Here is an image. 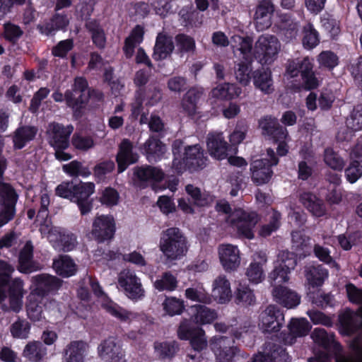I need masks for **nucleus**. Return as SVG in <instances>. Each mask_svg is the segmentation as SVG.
Returning <instances> with one entry per match:
<instances>
[{"label":"nucleus","mask_w":362,"mask_h":362,"mask_svg":"<svg viewBox=\"0 0 362 362\" xmlns=\"http://www.w3.org/2000/svg\"><path fill=\"white\" fill-rule=\"evenodd\" d=\"M273 12L274 6L270 1H264L259 4L255 14V25L259 30H265L271 26Z\"/></svg>","instance_id":"bb28decb"},{"label":"nucleus","mask_w":362,"mask_h":362,"mask_svg":"<svg viewBox=\"0 0 362 362\" xmlns=\"http://www.w3.org/2000/svg\"><path fill=\"white\" fill-rule=\"evenodd\" d=\"M234 344V340L227 337L214 336L210 339L209 346L216 362H232L233 358L240 352Z\"/></svg>","instance_id":"9b49d317"},{"label":"nucleus","mask_w":362,"mask_h":362,"mask_svg":"<svg viewBox=\"0 0 362 362\" xmlns=\"http://www.w3.org/2000/svg\"><path fill=\"white\" fill-rule=\"evenodd\" d=\"M192 312L193 321L200 325L210 324L217 318L216 313L205 305L192 306Z\"/></svg>","instance_id":"4c0bfd02"},{"label":"nucleus","mask_w":362,"mask_h":362,"mask_svg":"<svg viewBox=\"0 0 362 362\" xmlns=\"http://www.w3.org/2000/svg\"><path fill=\"white\" fill-rule=\"evenodd\" d=\"M43 298L31 293L28 296L27 313L28 317L33 321H39L45 317L44 314Z\"/></svg>","instance_id":"e433bc0d"},{"label":"nucleus","mask_w":362,"mask_h":362,"mask_svg":"<svg viewBox=\"0 0 362 362\" xmlns=\"http://www.w3.org/2000/svg\"><path fill=\"white\" fill-rule=\"evenodd\" d=\"M115 229L112 216L101 215L95 218L91 234L96 240L101 243L111 239L114 235Z\"/></svg>","instance_id":"2eb2a0df"},{"label":"nucleus","mask_w":362,"mask_h":362,"mask_svg":"<svg viewBox=\"0 0 362 362\" xmlns=\"http://www.w3.org/2000/svg\"><path fill=\"white\" fill-rule=\"evenodd\" d=\"M154 287L158 291H173L177 286L176 278L170 272L164 273L161 277L157 279L154 284Z\"/></svg>","instance_id":"3c124183"},{"label":"nucleus","mask_w":362,"mask_h":362,"mask_svg":"<svg viewBox=\"0 0 362 362\" xmlns=\"http://www.w3.org/2000/svg\"><path fill=\"white\" fill-rule=\"evenodd\" d=\"M235 296L237 303L244 306L252 305L256 302L253 291L247 285L239 284L235 291Z\"/></svg>","instance_id":"a18cd8bd"},{"label":"nucleus","mask_w":362,"mask_h":362,"mask_svg":"<svg viewBox=\"0 0 362 362\" xmlns=\"http://www.w3.org/2000/svg\"><path fill=\"white\" fill-rule=\"evenodd\" d=\"M31 293L44 298L49 293H57L62 287L63 281L56 276L49 274H40L31 277Z\"/></svg>","instance_id":"6e6552de"},{"label":"nucleus","mask_w":362,"mask_h":362,"mask_svg":"<svg viewBox=\"0 0 362 362\" xmlns=\"http://www.w3.org/2000/svg\"><path fill=\"white\" fill-rule=\"evenodd\" d=\"M46 354L47 348L40 341L28 343L23 350V356L31 361H40Z\"/></svg>","instance_id":"c03bdc74"},{"label":"nucleus","mask_w":362,"mask_h":362,"mask_svg":"<svg viewBox=\"0 0 362 362\" xmlns=\"http://www.w3.org/2000/svg\"><path fill=\"white\" fill-rule=\"evenodd\" d=\"M291 270L284 267L274 265L273 271L269 275L270 283L275 287L281 286V284L286 283L289 280L288 274Z\"/></svg>","instance_id":"09e8293b"},{"label":"nucleus","mask_w":362,"mask_h":362,"mask_svg":"<svg viewBox=\"0 0 362 362\" xmlns=\"http://www.w3.org/2000/svg\"><path fill=\"white\" fill-rule=\"evenodd\" d=\"M288 329L291 337L286 338L285 342L288 344H292L296 337H301L307 335L311 329V326L305 318H293L288 325Z\"/></svg>","instance_id":"72a5a7b5"},{"label":"nucleus","mask_w":362,"mask_h":362,"mask_svg":"<svg viewBox=\"0 0 362 362\" xmlns=\"http://www.w3.org/2000/svg\"><path fill=\"white\" fill-rule=\"evenodd\" d=\"M163 310L170 316L180 315L184 309L183 301L175 297L167 298L163 303Z\"/></svg>","instance_id":"6e6d98bb"},{"label":"nucleus","mask_w":362,"mask_h":362,"mask_svg":"<svg viewBox=\"0 0 362 362\" xmlns=\"http://www.w3.org/2000/svg\"><path fill=\"white\" fill-rule=\"evenodd\" d=\"M251 71L252 68L249 64V62L239 63L238 64V68L235 69V76L238 83L244 86L249 85L251 80Z\"/></svg>","instance_id":"bf43d9fd"},{"label":"nucleus","mask_w":362,"mask_h":362,"mask_svg":"<svg viewBox=\"0 0 362 362\" xmlns=\"http://www.w3.org/2000/svg\"><path fill=\"white\" fill-rule=\"evenodd\" d=\"M118 284L130 299L139 300L144 296L145 291L141 280L132 270H122L118 276Z\"/></svg>","instance_id":"f8f14e48"},{"label":"nucleus","mask_w":362,"mask_h":362,"mask_svg":"<svg viewBox=\"0 0 362 362\" xmlns=\"http://www.w3.org/2000/svg\"><path fill=\"white\" fill-rule=\"evenodd\" d=\"M86 26L91 34L93 43L98 48H104L106 43L105 32L100 25L95 20H89Z\"/></svg>","instance_id":"37998d69"},{"label":"nucleus","mask_w":362,"mask_h":362,"mask_svg":"<svg viewBox=\"0 0 362 362\" xmlns=\"http://www.w3.org/2000/svg\"><path fill=\"white\" fill-rule=\"evenodd\" d=\"M206 144L211 156L218 160L226 158L228 144L225 141L222 133H210L207 136Z\"/></svg>","instance_id":"412c9836"},{"label":"nucleus","mask_w":362,"mask_h":362,"mask_svg":"<svg viewBox=\"0 0 362 362\" xmlns=\"http://www.w3.org/2000/svg\"><path fill=\"white\" fill-rule=\"evenodd\" d=\"M257 259L250 264L246 270V276L248 280L253 284H259L264 279L263 265L267 262V257L264 253L257 255Z\"/></svg>","instance_id":"c756f323"},{"label":"nucleus","mask_w":362,"mask_h":362,"mask_svg":"<svg viewBox=\"0 0 362 362\" xmlns=\"http://www.w3.org/2000/svg\"><path fill=\"white\" fill-rule=\"evenodd\" d=\"M64 98L68 106L78 109L87 103L89 98V93H81L78 90L73 89L72 90H67L65 93Z\"/></svg>","instance_id":"49530a36"},{"label":"nucleus","mask_w":362,"mask_h":362,"mask_svg":"<svg viewBox=\"0 0 362 362\" xmlns=\"http://www.w3.org/2000/svg\"><path fill=\"white\" fill-rule=\"evenodd\" d=\"M304 274L308 284L313 288L321 286L328 276L327 269L321 265H306L304 269Z\"/></svg>","instance_id":"2f4dec72"},{"label":"nucleus","mask_w":362,"mask_h":362,"mask_svg":"<svg viewBox=\"0 0 362 362\" xmlns=\"http://www.w3.org/2000/svg\"><path fill=\"white\" fill-rule=\"evenodd\" d=\"M281 43L272 35H260L255 44L254 56L262 64H271L277 58Z\"/></svg>","instance_id":"423d86ee"},{"label":"nucleus","mask_w":362,"mask_h":362,"mask_svg":"<svg viewBox=\"0 0 362 362\" xmlns=\"http://www.w3.org/2000/svg\"><path fill=\"white\" fill-rule=\"evenodd\" d=\"M148 160H156L166 151V146L159 139L151 136L144 144Z\"/></svg>","instance_id":"ea45409f"},{"label":"nucleus","mask_w":362,"mask_h":362,"mask_svg":"<svg viewBox=\"0 0 362 362\" xmlns=\"http://www.w3.org/2000/svg\"><path fill=\"white\" fill-rule=\"evenodd\" d=\"M134 174L139 180L146 182H160L164 177L160 169L153 166L136 168Z\"/></svg>","instance_id":"a19ab883"},{"label":"nucleus","mask_w":362,"mask_h":362,"mask_svg":"<svg viewBox=\"0 0 362 362\" xmlns=\"http://www.w3.org/2000/svg\"><path fill=\"white\" fill-rule=\"evenodd\" d=\"M272 295L276 301L287 308H293L300 302V296L295 291L286 287H275L272 291Z\"/></svg>","instance_id":"c85d7f7f"},{"label":"nucleus","mask_w":362,"mask_h":362,"mask_svg":"<svg viewBox=\"0 0 362 362\" xmlns=\"http://www.w3.org/2000/svg\"><path fill=\"white\" fill-rule=\"evenodd\" d=\"M42 235H45L53 247L57 250L71 251L76 245V238L62 228L54 227L51 221H47L40 228Z\"/></svg>","instance_id":"39448f33"},{"label":"nucleus","mask_w":362,"mask_h":362,"mask_svg":"<svg viewBox=\"0 0 362 362\" xmlns=\"http://www.w3.org/2000/svg\"><path fill=\"white\" fill-rule=\"evenodd\" d=\"M218 256L226 271H233L240 264V251L237 246L231 244H222L218 247Z\"/></svg>","instance_id":"f3484780"},{"label":"nucleus","mask_w":362,"mask_h":362,"mask_svg":"<svg viewBox=\"0 0 362 362\" xmlns=\"http://www.w3.org/2000/svg\"><path fill=\"white\" fill-rule=\"evenodd\" d=\"M233 54L237 57H240L247 62L252 59V40L247 37L234 35L230 40Z\"/></svg>","instance_id":"5701e85b"},{"label":"nucleus","mask_w":362,"mask_h":362,"mask_svg":"<svg viewBox=\"0 0 362 362\" xmlns=\"http://www.w3.org/2000/svg\"><path fill=\"white\" fill-rule=\"evenodd\" d=\"M88 349V345L83 341H72L66 349V362H84V356Z\"/></svg>","instance_id":"58836bf2"},{"label":"nucleus","mask_w":362,"mask_h":362,"mask_svg":"<svg viewBox=\"0 0 362 362\" xmlns=\"http://www.w3.org/2000/svg\"><path fill=\"white\" fill-rule=\"evenodd\" d=\"M100 357L107 362H119L123 359V352L116 339L111 337L103 341L98 347Z\"/></svg>","instance_id":"aec40b11"},{"label":"nucleus","mask_w":362,"mask_h":362,"mask_svg":"<svg viewBox=\"0 0 362 362\" xmlns=\"http://www.w3.org/2000/svg\"><path fill=\"white\" fill-rule=\"evenodd\" d=\"M73 199L78 206L82 215L89 213L93 207V204L88 199L89 197L95 192L93 182H80L74 185Z\"/></svg>","instance_id":"4468645a"},{"label":"nucleus","mask_w":362,"mask_h":362,"mask_svg":"<svg viewBox=\"0 0 362 362\" xmlns=\"http://www.w3.org/2000/svg\"><path fill=\"white\" fill-rule=\"evenodd\" d=\"M155 349L161 357L173 356L178 350L176 342H162L155 344Z\"/></svg>","instance_id":"69168bd1"},{"label":"nucleus","mask_w":362,"mask_h":362,"mask_svg":"<svg viewBox=\"0 0 362 362\" xmlns=\"http://www.w3.org/2000/svg\"><path fill=\"white\" fill-rule=\"evenodd\" d=\"M18 194L8 183L0 182V205H16Z\"/></svg>","instance_id":"de8ad7c7"},{"label":"nucleus","mask_w":362,"mask_h":362,"mask_svg":"<svg viewBox=\"0 0 362 362\" xmlns=\"http://www.w3.org/2000/svg\"><path fill=\"white\" fill-rule=\"evenodd\" d=\"M159 247L170 261L180 259L188 250L187 239L177 228H170L163 232Z\"/></svg>","instance_id":"f03ea898"},{"label":"nucleus","mask_w":362,"mask_h":362,"mask_svg":"<svg viewBox=\"0 0 362 362\" xmlns=\"http://www.w3.org/2000/svg\"><path fill=\"white\" fill-rule=\"evenodd\" d=\"M300 201L315 216L321 217L326 214L324 202L312 192H305L300 194Z\"/></svg>","instance_id":"cd10ccee"},{"label":"nucleus","mask_w":362,"mask_h":362,"mask_svg":"<svg viewBox=\"0 0 362 362\" xmlns=\"http://www.w3.org/2000/svg\"><path fill=\"white\" fill-rule=\"evenodd\" d=\"M103 306L109 313L121 320L126 321L135 317L134 313L125 310L112 303H105Z\"/></svg>","instance_id":"680f3d73"},{"label":"nucleus","mask_w":362,"mask_h":362,"mask_svg":"<svg viewBox=\"0 0 362 362\" xmlns=\"http://www.w3.org/2000/svg\"><path fill=\"white\" fill-rule=\"evenodd\" d=\"M347 128L353 131L362 130V105L356 106L346 119Z\"/></svg>","instance_id":"13d9d810"},{"label":"nucleus","mask_w":362,"mask_h":362,"mask_svg":"<svg viewBox=\"0 0 362 362\" xmlns=\"http://www.w3.org/2000/svg\"><path fill=\"white\" fill-rule=\"evenodd\" d=\"M341 332L345 335H351L358 330L362 332V306L356 311L346 309L339 315ZM358 354V360L356 362H362V341L356 338L353 344Z\"/></svg>","instance_id":"20e7f679"},{"label":"nucleus","mask_w":362,"mask_h":362,"mask_svg":"<svg viewBox=\"0 0 362 362\" xmlns=\"http://www.w3.org/2000/svg\"><path fill=\"white\" fill-rule=\"evenodd\" d=\"M173 165L178 172L187 168L197 170L204 168L206 164V158L198 144L184 146L182 141L176 140L173 144Z\"/></svg>","instance_id":"f257e3e1"},{"label":"nucleus","mask_w":362,"mask_h":362,"mask_svg":"<svg viewBox=\"0 0 362 362\" xmlns=\"http://www.w3.org/2000/svg\"><path fill=\"white\" fill-rule=\"evenodd\" d=\"M33 245L28 240L20 251L18 270L24 274L39 271L42 266L33 260Z\"/></svg>","instance_id":"a211bd4d"},{"label":"nucleus","mask_w":362,"mask_h":362,"mask_svg":"<svg viewBox=\"0 0 362 362\" xmlns=\"http://www.w3.org/2000/svg\"><path fill=\"white\" fill-rule=\"evenodd\" d=\"M71 142L74 148L83 151L92 148L95 145L93 138L80 134H74Z\"/></svg>","instance_id":"0e129e2a"},{"label":"nucleus","mask_w":362,"mask_h":362,"mask_svg":"<svg viewBox=\"0 0 362 362\" xmlns=\"http://www.w3.org/2000/svg\"><path fill=\"white\" fill-rule=\"evenodd\" d=\"M74 127L71 125L64 126L58 123H52L49 125L47 132L49 137V144L54 148H66L69 145V136Z\"/></svg>","instance_id":"dca6fc26"},{"label":"nucleus","mask_w":362,"mask_h":362,"mask_svg":"<svg viewBox=\"0 0 362 362\" xmlns=\"http://www.w3.org/2000/svg\"><path fill=\"white\" fill-rule=\"evenodd\" d=\"M303 45L307 49L315 47L319 42L317 31L310 23H308L303 28Z\"/></svg>","instance_id":"4d7b16f0"},{"label":"nucleus","mask_w":362,"mask_h":362,"mask_svg":"<svg viewBox=\"0 0 362 362\" xmlns=\"http://www.w3.org/2000/svg\"><path fill=\"white\" fill-rule=\"evenodd\" d=\"M203 94L202 88H192L183 95L181 101L182 110L188 115H194L198 109V101Z\"/></svg>","instance_id":"7c9ffc66"},{"label":"nucleus","mask_w":362,"mask_h":362,"mask_svg":"<svg viewBox=\"0 0 362 362\" xmlns=\"http://www.w3.org/2000/svg\"><path fill=\"white\" fill-rule=\"evenodd\" d=\"M52 267L55 272L62 277L71 276L77 270L76 264L68 255H60L54 259Z\"/></svg>","instance_id":"f704fd0d"},{"label":"nucleus","mask_w":362,"mask_h":362,"mask_svg":"<svg viewBox=\"0 0 362 362\" xmlns=\"http://www.w3.org/2000/svg\"><path fill=\"white\" fill-rule=\"evenodd\" d=\"M174 48L172 36L165 32L159 33L156 37L153 57L156 60L165 59L170 55Z\"/></svg>","instance_id":"4be33fe9"},{"label":"nucleus","mask_w":362,"mask_h":362,"mask_svg":"<svg viewBox=\"0 0 362 362\" xmlns=\"http://www.w3.org/2000/svg\"><path fill=\"white\" fill-rule=\"evenodd\" d=\"M138 158V154L133 152V144L127 139H123L119 146L116 158L118 172L124 171L130 164L136 163Z\"/></svg>","instance_id":"6ab92c4d"},{"label":"nucleus","mask_w":362,"mask_h":362,"mask_svg":"<svg viewBox=\"0 0 362 362\" xmlns=\"http://www.w3.org/2000/svg\"><path fill=\"white\" fill-rule=\"evenodd\" d=\"M37 129L32 126H22L18 127L13 134V141L14 148L21 149L25 144L32 141L36 136Z\"/></svg>","instance_id":"c9c22d12"},{"label":"nucleus","mask_w":362,"mask_h":362,"mask_svg":"<svg viewBox=\"0 0 362 362\" xmlns=\"http://www.w3.org/2000/svg\"><path fill=\"white\" fill-rule=\"evenodd\" d=\"M297 264L296 257L293 252L288 251H281L278 256L277 259L274 262V265L279 267H284L286 269L293 270Z\"/></svg>","instance_id":"603ef678"},{"label":"nucleus","mask_w":362,"mask_h":362,"mask_svg":"<svg viewBox=\"0 0 362 362\" xmlns=\"http://www.w3.org/2000/svg\"><path fill=\"white\" fill-rule=\"evenodd\" d=\"M262 134L272 136L275 139H286L288 132L286 128L279 125L276 119L266 116L259 122Z\"/></svg>","instance_id":"393cba45"},{"label":"nucleus","mask_w":362,"mask_h":362,"mask_svg":"<svg viewBox=\"0 0 362 362\" xmlns=\"http://www.w3.org/2000/svg\"><path fill=\"white\" fill-rule=\"evenodd\" d=\"M49 205V196L47 193H42L40 197V209L37 215V221L40 228L47 221H51L48 217V206Z\"/></svg>","instance_id":"e2e57ef3"},{"label":"nucleus","mask_w":362,"mask_h":362,"mask_svg":"<svg viewBox=\"0 0 362 362\" xmlns=\"http://www.w3.org/2000/svg\"><path fill=\"white\" fill-rule=\"evenodd\" d=\"M259 219L256 212L238 208L230 213L226 218V222L233 230L237 231L240 236L252 239L254 228Z\"/></svg>","instance_id":"7ed1b4c3"},{"label":"nucleus","mask_w":362,"mask_h":362,"mask_svg":"<svg viewBox=\"0 0 362 362\" xmlns=\"http://www.w3.org/2000/svg\"><path fill=\"white\" fill-rule=\"evenodd\" d=\"M212 296L219 303H226L230 300V284L224 275L217 276L213 281Z\"/></svg>","instance_id":"b1692460"},{"label":"nucleus","mask_w":362,"mask_h":362,"mask_svg":"<svg viewBox=\"0 0 362 362\" xmlns=\"http://www.w3.org/2000/svg\"><path fill=\"white\" fill-rule=\"evenodd\" d=\"M346 291L351 303L362 306V288L350 283L346 285Z\"/></svg>","instance_id":"774afa93"},{"label":"nucleus","mask_w":362,"mask_h":362,"mask_svg":"<svg viewBox=\"0 0 362 362\" xmlns=\"http://www.w3.org/2000/svg\"><path fill=\"white\" fill-rule=\"evenodd\" d=\"M234 344V340L227 337L214 336L210 339L209 346L216 362H232L233 358L240 352Z\"/></svg>","instance_id":"9d476101"},{"label":"nucleus","mask_w":362,"mask_h":362,"mask_svg":"<svg viewBox=\"0 0 362 362\" xmlns=\"http://www.w3.org/2000/svg\"><path fill=\"white\" fill-rule=\"evenodd\" d=\"M63 170L69 175L74 177L82 176L86 177L90 175L88 168L83 166L82 164L77 160H73L63 165Z\"/></svg>","instance_id":"5fc2aeb1"},{"label":"nucleus","mask_w":362,"mask_h":362,"mask_svg":"<svg viewBox=\"0 0 362 362\" xmlns=\"http://www.w3.org/2000/svg\"><path fill=\"white\" fill-rule=\"evenodd\" d=\"M284 322V314L274 305H269L259 316L258 326L264 332H276Z\"/></svg>","instance_id":"ddd939ff"},{"label":"nucleus","mask_w":362,"mask_h":362,"mask_svg":"<svg viewBox=\"0 0 362 362\" xmlns=\"http://www.w3.org/2000/svg\"><path fill=\"white\" fill-rule=\"evenodd\" d=\"M324 161L327 165L335 170H341L344 166L343 159L329 148L325 150Z\"/></svg>","instance_id":"864d4df0"},{"label":"nucleus","mask_w":362,"mask_h":362,"mask_svg":"<svg viewBox=\"0 0 362 362\" xmlns=\"http://www.w3.org/2000/svg\"><path fill=\"white\" fill-rule=\"evenodd\" d=\"M242 92V88L236 84L224 83L213 88L211 95L216 99L229 100L240 97Z\"/></svg>","instance_id":"473e14b6"},{"label":"nucleus","mask_w":362,"mask_h":362,"mask_svg":"<svg viewBox=\"0 0 362 362\" xmlns=\"http://www.w3.org/2000/svg\"><path fill=\"white\" fill-rule=\"evenodd\" d=\"M283 352L284 350L282 349H274L271 354H269V352H266L265 354L259 353L252 357L251 362H281L282 361V356H286L285 353Z\"/></svg>","instance_id":"052dcab7"},{"label":"nucleus","mask_w":362,"mask_h":362,"mask_svg":"<svg viewBox=\"0 0 362 362\" xmlns=\"http://www.w3.org/2000/svg\"><path fill=\"white\" fill-rule=\"evenodd\" d=\"M190 344L194 350L201 351L206 348L207 339L205 332L202 328H194L191 333Z\"/></svg>","instance_id":"8fccbe9b"},{"label":"nucleus","mask_w":362,"mask_h":362,"mask_svg":"<svg viewBox=\"0 0 362 362\" xmlns=\"http://www.w3.org/2000/svg\"><path fill=\"white\" fill-rule=\"evenodd\" d=\"M267 156L269 160L259 159L250 164L251 178L257 185H263L269 181L273 173L271 166L276 165L279 162L272 149H267Z\"/></svg>","instance_id":"1a4fd4ad"},{"label":"nucleus","mask_w":362,"mask_h":362,"mask_svg":"<svg viewBox=\"0 0 362 362\" xmlns=\"http://www.w3.org/2000/svg\"><path fill=\"white\" fill-rule=\"evenodd\" d=\"M247 132V127L243 123H238L235 129L229 136L231 145L240 144L245 139Z\"/></svg>","instance_id":"338daca9"},{"label":"nucleus","mask_w":362,"mask_h":362,"mask_svg":"<svg viewBox=\"0 0 362 362\" xmlns=\"http://www.w3.org/2000/svg\"><path fill=\"white\" fill-rule=\"evenodd\" d=\"M287 73L291 77L296 76L300 72L303 83L306 89L315 88L319 85V81L313 72V64L308 57L303 59H293L288 62Z\"/></svg>","instance_id":"0eeeda50"},{"label":"nucleus","mask_w":362,"mask_h":362,"mask_svg":"<svg viewBox=\"0 0 362 362\" xmlns=\"http://www.w3.org/2000/svg\"><path fill=\"white\" fill-rule=\"evenodd\" d=\"M69 24L68 18L64 16L56 15L49 23L38 25L37 28L42 34L52 35L57 30L64 29Z\"/></svg>","instance_id":"79ce46f5"},{"label":"nucleus","mask_w":362,"mask_h":362,"mask_svg":"<svg viewBox=\"0 0 362 362\" xmlns=\"http://www.w3.org/2000/svg\"><path fill=\"white\" fill-rule=\"evenodd\" d=\"M252 78L255 87L264 94L269 95L274 91V81L270 70L267 69H257L253 72Z\"/></svg>","instance_id":"a878e982"}]
</instances>
